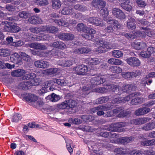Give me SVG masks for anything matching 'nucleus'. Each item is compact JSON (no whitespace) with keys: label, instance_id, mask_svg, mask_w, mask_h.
Here are the masks:
<instances>
[{"label":"nucleus","instance_id":"nucleus-1","mask_svg":"<svg viewBox=\"0 0 155 155\" xmlns=\"http://www.w3.org/2000/svg\"><path fill=\"white\" fill-rule=\"evenodd\" d=\"M136 88V86L133 84H124L122 87L118 85H109L107 86L106 88L100 87L96 88L93 89L92 92H95L101 94L107 92L108 90H112L115 94L120 95L123 92H128L134 90Z\"/></svg>","mask_w":155,"mask_h":155},{"label":"nucleus","instance_id":"nucleus-2","mask_svg":"<svg viewBox=\"0 0 155 155\" xmlns=\"http://www.w3.org/2000/svg\"><path fill=\"white\" fill-rule=\"evenodd\" d=\"M116 75L115 74L110 75L109 74H106L104 75V77H97L91 78V85L89 86L87 85L84 86L81 90L80 98L81 97H85L86 95L91 92L90 90L94 87L95 86L99 85L105 82L107 78L109 77H110L113 76H115Z\"/></svg>","mask_w":155,"mask_h":155},{"label":"nucleus","instance_id":"nucleus-3","mask_svg":"<svg viewBox=\"0 0 155 155\" xmlns=\"http://www.w3.org/2000/svg\"><path fill=\"white\" fill-rule=\"evenodd\" d=\"M77 30L80 32H84L85 34H82V36L86 39L91 40L93 38V35L95 34L96 31L94 29L88 28L82 23H79L77 26Z\"/></svg>","mask_w":155,"mask_h":155},{"label":"nucleus","instance_id":"nucleus-4","mask_svg":"<svg viewBox=\"0 0 155 155\" xmlns=\"http://www.w3.org/2000/svg\"><path fill=\"white\" fill-rule=\"evenodd\" d=\"M30 30L32 32L41 35L44 32L54 33L58 31V29L56 27L53 26H46L40 27L30 28Z\"/></svg>","mask_w":155,"mask_h":155},{"label":"nucleus","instance_id":"nucleus-5","mask_svg":"<svg viewBox=\"0 0 155 155\" xmlns=\"http://www.w3.org/2000/svg\"><path fill=\"white\" fill-rule=\"evenodd\" d=\"M97 43L100 46L96 48V51L100 53L106 52L108 49H114L117 46L115 43H109L103 40L98 41Z\"/></svg>","mask_w":155,"mask_h":155},{"label":"nucleus","instance_id":"nucleus-6","mask_svg":"<svg viewBox=\"0 0 155 155\" xmlns=\"http://www.w3.org/2000/svg\"><path fill=\"white\" fill-rule=\"evenodd\" d=\"M100 12L101 15L104 18V20L106 21L108 23L111 24L112 26L117 28H119L120 27V25L117 21L114 20H109L106 18L109 14V12L107 8H105L101 9L100 10Z\"/></svg>","mask_w":155,"mask_h":155},{"label":"nucleus","instance_id":"nucleus-7","mask_svg":"<svg viewBox=\"0 0 155 155\" xmlns=\"http://www.w3.org/2000/svg\"><path fill=\"white\" fill-rule=\"evenodd\" d=\"M140 95V93H133L130 94L129 95L123 98H115L113 100H112V102L114 104L124 103L129 101L133 97L135 96H138Z\"/></svg>","mask_w":155,"mask_h":155},{"label":"nucleus","instance_id":"nucleus-8","mask_svg":"<svg viewBox=\"0 0 155 155\" xmlns=\"http://www.w3.org/2000/svg\"><path fill=\"white\" fill-rule=\"evenodd\" d=\"M134 140V138L133 137H122L120 138L115 137L111 139L110 141L111 143H121L124 145L130 143Z\"/></svg>","mask_w":155,"mask_h":155},{"label":"nucleus","instance_id":"nucleus-9","mask_svg":"<svg viewBox=\"0 0 155 155\" xmlns=\"http://www.w3.org/2000/svg\"><path fill=\"white\" fill-rule=\"evenodd\" d=\"M44 57L51 58L54 57L55 58L60 57L62 56L64 53L63 52L58 50L53 49L51 51H46L42 53Z\"/></svg>","mask_w":155,"mask_h":155},{"label":"nucleus","instance_id":"nucleus-10","mask_svg":"<svg viewBox=\"0 0 155 155\" xmlns=\"http://www.w3.org/2000/svg\"><path fill=\"white\" fill-rule=\"evenodd\" d=\"M18 96L24 101H27L32 105L34 101L37 100V97L35 95L31 94L24 93Z\"/></svg>","mask_w":155,"mask_h":155},{"label":"nucleus","instance_id":"nucleus-11","mask_svg":"<svg viewBox=\"0 0 155 155\" xmlns=\"http://www.w3.org/2000/svg\"><path fill=\"white\" fill-rule=\"evenodd\" d=\"M125 124L123 122H119L112 124L109 128V130L111 131L121 132L125 131L123 128L125 126Z\"/></svg>","mask_w":155,"mask_h":155},{"label":"nucleus","instance_id":"nucleus-12","mask_svg":"<svg viewBox=\"0 0 155 155\" xmlns=\"http://www.w3.org/2000/svg\"><path fill=\"white\" fill-rule=\"evenodd\" d=\"M73 71L77 74L84 75L87 74L88 71V69L86 66L81 64L74 67L73 69Z\"/></svg>","mask_w":155,"mask_h":155},{"label":"nucleus","instance_id":"nucleus-13","mask_svg":"<svg viewBox=\"0 0 155 155\" xmlns=\"http://www.w3.org/2000/svg\"><path fill=\"white\" fill-rule=\"evenodd\" d=\"M143 29V31H139L138 36L141 37H145L146 35L150 37L154 36L155 35V30L150 29L146 28H142Z\"/></svg>","mask_w":155,"mask_h":155},{"label":"nucleus","instance_id":"nucleus-14","mask_svg":"<svg viewBox=\"0 0 155 155\" xmlns=\"http://www.w3.org/2000/svg\"><path fill=\"white\" fill-rule=\"evenodd\" d=\"M53 79L52 80L48 81L44 83L41 89L38 91V94L41 95L47 92L48 91V88L50 87L53 85Z\"/></svg>","mask_w":155,"mask_h":155},{"label":"nucleus","instance_id":"nucleus-15","mask_svg":"<svg viewBox=\"0 0 155 155\" xmlns=\"http://www.w3.org/2000/svg\"><path fill=\"white\" fill-rule=\"evenodd\" d=\"M126 61L132 67H138L140 65L141 62L135 57H131L126 59Z\"/></svg>","mask_w":155,"mask_h":155},{"label":"nucleus","instance_id":"nucleus-16","mask_svg":"<svg viewBox=\"0 0 155 155\" xmlns=\"http://www.w3.org/2000/svg\"><path fill=\"white\" fill-rule=\"evenodd\" d=\"M70 79L67 80L64 78H54L53 81L54 83H56L59 85L61 86L68 85L69 87H71L72 86V84H70L71 82L70 81Z\"/></svg>","mask_w":155,"mask_h":155},{"label":"nucleus","instance_id":"nucleus-17","mask_svg":"<svg viewBox=\"0 0 155 155\" xmlns=\"http://www.w3.org/2000/svg\"><path fill=\"white\" fill-rule=\"evenodd\" d=\"M88 21L94 25L101 27L104 26L102 20L99 18L91 17L88 18Z\"/></svg>","mask_w":155,"mask_h":155},{"label":"nucleus","instance_id":"nucleus-18","mask_svg":"<svg viewBox=\"0 0 155 155\" xmlns=\"http://www.w3.org/2000/svg\"><path fill=\"white\" fill-rule=\"evenodd\" d=\"M58 38L64 41L72 40L74 38V35L67 33H60L58 35Z\"/></svg>","mask_w":155,"mask_h":155},{"label":"nucleus","instance_id":"nucleus-19","mask_svg":"<svg viewBox=\"0 0 155 155\" xmlns=\"http://www.w3.org/2000/svg\"><path fill=\"white\" fill-rule=\"evenodd\" d=\"M112 14L114 16L120 19H124L126 18L124 13L119 8H114L112 11Z\"/></svg>","mask_w":155,"mask_h":155},{"label":"nucleus","instance_id":"nucleus-20","mask_svg":"<svg viewBox=\"0 0 155 155\" xmlns=\"http://www.w3.org/2000/svg\"><path fill=\"white\" fill-rule=\"evenodd\" d=\"M91 5L95 8H102L106 6V2L103 0H93L91 2Z\"/></svg>","mask_w":155,"mask_h":155},{"label":"nucleus","instance_id":"nucleus-21","mask_svg":"<svg viewBox=\"0 0 155 155\" xmlns=\"http://www.w3.org/2000/svg\"><path fill=\"white\" fill-rule=\"evenodd\" d=\"M131 46L135 49L138 50L144 49L147 48V45L145 43L137 40L132 43Z\"/></svg>","mask_w":155,"mask_h":155},{"label":"nucleus","instance_id":"nucleus-22","mask_svg":"<svg viewBox=\"0 0 155 155\" xmlns=\"http://www.w3.org/2000/svg\"><path fill=\"white\" fill-rule=\"evenodd\" d=\"M150 120L151 119L148 117H141L133 120L131 121L130 123L131 124L135 125H141L146 123Z\"/></svg>","mask_w":155,"mask_h":155},{"label":"nucleus","instance_id":"nucleus-23","mask_svg":"<svg viewBox=\"0 0 155 155\" xmlns=\"http://www.w3.org/2000/svg\"><path fill=\"white\" fill-rule=\"evenodd\" d=\"M120 3V6L125 10L130 11L132 9V6L129 4L130 0H118Z\"/></svg>","mask_w":155,"mask_h":155},{"label":"nucleus","instance_id":"nucleus-24","mask_svg":"<svg viewBox=\"0 0 155 155\" xmlns=\"http://www.w3.org/2000/svg\"><path fill=\"white\" fill-rule=\"evenodd\" d=\"M10 60L15 64H19L21 63L22 59L18 53L15 52L11 55L10 57Z\"/></svg>","mask_w":155,"mask_h":155},{"label":"nucleus","instance_id":"nucleus-25","mask_svg":"<svg viewBox=\"0 0 155 155\" xmlns=\"http://www.w3.org/2000/svg\"><path fill=\"white\" fill-rule=\"evenodd\" d=\"M34 64L35 67L39 68H45L49 66V63L47 61L38 60L35 61Z\"/></svg>","mask_w":155,"mask_h":155},{"label":"nucleus","instance_id":"nucleus-26","mask_svg":"<svg viewBox=\"0 0 155 155\" xmlns=\"http://www.w3.org/2000/svg\"><path fill=\"white\" fill-rule=\"evenodd\" d=\"M150 111L149 108L143 107L136 110L134 112V114L137 116H142L148 113Z\"/></svg>","mask_w":155,"mask_h":155},{"label":"nucleus","instance_id":"nucleus-27","mask_svg":"<svg viewBox=\"0 0 155 155\" xmlns=\"http://www.w3.org/2000/svg\"><path fill=\"white\" fill-rule=\"evenodd\" d=\"M91 51V49L89 48L82 47L79 48L75 49L73 52L75 54H79L89 53Z\"/></svg>","mask_w":155,"mask_h":155},{"label":"nucleus","instance_id":"nucleus-28","mask_svg":"<svg viewBox=\"0 0 155 155\" xmlns=\"http://www.w3.org/2000/svg\"><path fill=\"white\" fill-rule=\"evenodd\" d=\"M73 62V61L71 60L61 59L57 61V64L63 67H69L72 65Z\"/></svg>","mask_w":155,"mask_h":155},{"label":"nucleus","instance_id":"nucleus-29","mask_svg":"<svg viewBox=\"0 0 155 155\" xmlns=\"http://www.w3.org/2000/svg\"><path fill=\"white\" fill-rule=\"evenodd\" d=\"M29 22L33 24H41L43 22L41 19L38 16H32L28 19Z\"/></svg>","mask_w":155,"mask_h":155},{"label":"nucleus","instance_id":"nucleus-30","mask_svg":"<svg viewBox=\"0 0 155 155\" xmlns=\"http://www.w3.org/2000/svg\"><path fill=\"white\" fill-rule=\"evenodd\" d=\"M100 59L98 58H89L86 59L85 61L88 64L91 65H96L100 63Z\"/></svg>","mask_w":155,"mask_h":155},{"label":"nucleus","instance_id":"nucleus-31","mask_svg":"<svg viewBox=\"0 0 155 155\" xmlns=\"http://www.w3.org/2000/svg\"><path fill=\"white\" fill-rule=\"evenodd\" d=\"M100 134L103 137L110 138V139L109 140V141L110 142V143L111 142L110 141V140L115 138L117 136L116 134L115 133L113 134L110 132L102 131L100 133Z\"/></svg>","mask_w":155,"mask_h":155},{"label":"nucleus","instance_id":"nucleus-32","mask_svg":"<svg viewBox=\"0 0 155 155\" xmlns=\"http://www.w3.org/2000/svg\"><path fill=\"white\" fill-rule=\"evenodd\" d=\"M2 25H5L3 28V30L5 31L12 32L11 22L5 21H2Z\"/></svg>","mask_w":155,"mask_h":155},{"label":"nucleus","instance_id":"nucleus-33","mask_svg":"<svg viewBox=\"0 0 155 155\" xmlns=\"http://www.w3.org/2000/svg\"><path fill=\"white\" fill-rule=\"evenodd\" d=\"M109 110V108L103 105H101L98 107L91 108L90 110V112L91 113H93L100 110H103L104 111H107Z\"/></svg>","mask_w":155,"mask_h":155},{"label":"nucleus","instance_id":"nucleus-34","mask_svg":"<svg viewBox=\"0 0 155 155\" xmlns=\"http://www.w3.org/2000/svg\"><path fill=\"white\" fill-rule=\"evenodd\" d=\"M74 9L71 7H64L61 11V13L65 15H70L71 16Z\"/></svg>","mask_w":155,"mask_h":155},{"label":"nucleus","instance_id":"nucleus-35","mask_svg":"<svg viewBox=\"0 0 155 155\" xmlns=\"http://www.w3.org/2000/svg\"><path fill=\"white\" fill-rule=\"evenodd\" d=\"M155 128V122H151L145 124L142 127V129L145 131H149Z\"/></svg>","mask_w":155,"mask_h":155},{"label":"nucleus","instance_id":"nucleus-36","mask_svg":"<svg viewBox=\"0 0 155 155\" xmlns=\"http://www.w3.org/2000/svg\"><path fill=\"white\" fill-rule=\"evenodd\" d=\"M25 73V70L18 69L13 71L11 73V75L13 77H19L23 75Z\"/></svg>","mask_w":155,"mask_h":155},{"label":"nucleus","instance_id":"nucleus-37","mask_svg":"<svg viewBox=\"0 0 155 155\" xmlns=\"http://www.w3.org/2000/svg\"><path fill=\"white\" fill-rule=\"evenodd\" d=\"M31 46L32 48L35 49L45 50L47 49V47L45 45L38 43H32Z\"/></svg>","mask_w":155,"mask_h":155},{"label":"nucleus","instance_id":"nucleus-38","mask_svg":"<svg viewBox=\"0 0 155 155\" xmlns=\"http://www.w3.org/2000/svg\"><path fill=\"white\" fill-rule=\"evenodd\" d=\"M30 83L28 81H24L20 83L18 85L19 89L27 90L29 89L30 86Z\"/></svg>","mask_w":155,"mask_h":155},{"label":"nucleus","instance_id":"nucleus-39","mask_svg":"<svg viewBox=\"0 0 155 155\" xmlns=\"http://www.w3.org/2000/svg\"><path fill=\"white\" fill-rule=\"evenodd\" d=\"M109 100V98L108 96L101 97L97 99L94 103V104H101L107 102Z\"/></svg>","mask_w":155,"mask_h":155},{"label":"nucleus","instance_id":"nucleus-40","mask_svg":"<svg viewBox=\"0 0 155 155\" xmlns=\"http://www.w3.org/2000/svg\"><path fill=\"white\" fill-rule=\"evenodd\" d=\"M43 104L44 103L42 100L37 97V100L34 101L31 105L38 109H39L40 107L43 105Z\"/></svg>","mask_w":155,"mask_h":155},{"label":"nucleus","instance_id":"nucleus-41","mask_svg":"<svg viewBox=\"0 0 155 155\" xmlns=\"http://www.w3.org/2000/svg\"><path fill=\"white\" fill-rule=\"evenodd\" d=\"M61 2L59 0H52V6L54 9H58L61 7Z\"/></svg>","mask_w":155,"mask_h":155},{"label":"nucleus","instance_id":"nucleus-42","mask_svg":"<svg viewBox=\"0 0 155 155\" xmlns=\"http://www.w3.org/2000/svg\"><path fill=\"white\" fill-rule=\"evenodd\" d=\"M142 145L146 146H150L155 145V139H153L143 141L141 142Z\"/></svg>","mask_w":155,"mask_h":155},{"label":"nucleus","instance_id":"nucleus-43","mask_svg":"<svg viewBox=\"0 0 155 155\" xmlns=\"http://www.w3.org/2000/svg\"><path fill=\"white\" fill-rule=\"evenodd\" d=\"M110 71L114 73L119 74L122 71L121 68L117 66H112L109 68Z\"/></svg>","mask_w":155,"mask_h":155},{"label":"nucleus","instance_id":"nucleus-44","mask_svg":"<svg viewBox=\"0 0 155 155\" xmlns=\"http://www.w3.org/2000/svg\"><path fill=\"white\" fill-rule=\"evenodd\" d=\"M67 101L69 109L72 110L77 106V101L74 100L70 99Z\"/></svg>","mask_w":155,"mask_h":155},{"label":"nucleus","instance_id":"nucleus-45","mask_svg":"<svg viewBox=\"0 0 155 155\" xmlns=\"http://www.w3.org/2000/svg\"><path fill=\"white\" fill-rule=\"evenodd\" d=\"M54 21L55 23H57L59 25L61 26L68 27L69 26V23L63 20V19H60L59 20H55Z\"/></svg>","mask_w":155,"mask_h":155},{"label":"nucleus","instance_id":"nucleus-46","mask_svg":"<svg viewBox=\"0 0 155 155\" xmlns=\"http://www.w3.org/2000/svg\"><path fill=\"white\" fill-rule=\"evenodd\" d=\"M22 117L21 114L18 113H15L13 114L11 121L12 122H17L21 119Z\"/></svg>","mask_w":155,"mask_h":155},{"label":"nucleus","instance_id":"nucleus-47","mask_svg":"<svg viewBox=\"0 0 155 155\" xmlns=\"http://www.w3.org/2000/svg\"><path fill=\"white\" fill-rule=\"evenodd\" d=\"M123 110L120 112L118 115V117H125L128 116L131 113V112L129 109H127L124 110Z\"/></svg>","mask_w":155,"mask_h":155},{"label":"nucleus","instance_id":"nucleus-48","mask_svg":"<svg viewBox=\"0 0 155 155\" xmlns=\"http://www.w3.org/2000/svg\"><path fill=\"white\" fill-rule=\"evenodd\" d=\"M112 54L113 57L119 58L123 56V53L119 50H114L112 51Z\"/></svg>","mask_w":155,"mask_h":155},{"label":"nucleus","instance_id":"nucleus-49","mask_svg":"<svg viewBox=\"0 0 155 155\" xmlns=\"http://www.w3.org/2000/svg\"><path fill=\"white\" fill-rule=\"evenodd\" d=\"M50 36L46 34L42 36H38L36 37V40L38 41L48 40L50 38Z\"/></svg>","mask_w":155,"mask_h":155},{"label":"nucleus","instance_id":"nucleus-50","mask_svg":"<svg viewBox=\"0 0 155 155\" xmlns=\"http://www.w3.org/2000/svg\"><path fill=\"white\" fill-rule=\"evenodd\" d=\"M135 2L137 5L140 8H144L147 5L146 2L143 0H136Z\"/></svg>","mask_w":155,"mask_h":155},{"label":"nucleus","instance_id":"nucleus-51","mask_svg":"<svg viewBox=\"0 0 155 155\" xmlns=\"http://www.w3.org/2000/svg\"><path fill=\"white\" fill-rule=\"evenodd\" d=\"M10 53L11 50L9 49H0V55L1 56H7L10 55Z\"/></svg>","mask_w":155,"mask_h":155},{"label":"nucleus","instance_id":"nucleus-52","mask_svg":"<svg viewBox=\"0 0 155 155\" xmlns=\"http://www.w3.org/2000/svg\"><path fill=\"white\" fill-rule=\"evenodd\" d=\"M68 122L71 124L78 125L81 123V121L77 118H72L69 119Z\"/></svg>","mask_w":155,"mask_h":155},{"label":"nucleus","instance_id":"nucleus-53","mask_svg":"<svg viewBox=\"0 0 155 155\" xmlns=\"http://www.w3.org/2000/svg\"><path fill=\"white\" fill-rule=\"evenodd\" d=\"M33 1L37 4L40 5H46L49 3L47 0H33Z\"/></svg>","mask_w":155,"mask_h":155},{"label":"nucleus","instance_id":"nucleus-54","mask_svg":"<svg viewBox=\"0 0 155 155\" xmlns=\"http://www.w3.org/2000/svg\"><path fill=\"white\" fill-rule=\"evenodd\" d=\"M0 9L2 10H5L6 9L9 11H12L15 10V6L11 5H6L5 8L0 6Z\"/></svg>","mask_w":155,"mask_h":155},{"label":"nucleus","instance_id":"nucleus-55","mask_svg":"<svg viewBox=\"0 0 155 155\" xmlns=\"http://www.w3.org/2000/svg\"><path fill=\"white\" fill-rule=\"evenodd\" d=\"M139 32V31H138L136 33V34H134V35L130 33H126L124 35L127 38L129 39H134L136 37H139L138 35Z\"/></svg>","mask_w":155,"mask_h":155},{"label":"nucleus","instance_id":"nucleus-56","mask_svg":"<svg viewBox=\"0 0 155 155\" xmlns=\"http://www.w3.org/2000/svg\"><path fill=\"white\" fill-rule=\"evenodd\" d=\"M74 8L75 9L81 12H84L87 9V8L86 7L79 4H77L74 5Z\"/></svg>","mask_w":155,"mask_h":155},{"label":"nucleus","instance_id":"nucleus-57","mask_svg":"<svg viewBox=\"0 0 155 155\" xmlns=\"http://www.w3.org/2000/svg\"><path fill=\"white\" fill-rule=\"evenodd\" d=\"M12 32H17L20 31V28L16 24L12 22Z\"/></svg>","mask_w":155,"mask_h":155},{"label":"nucleus","instance_id":"nucleus-58","mask_svg":"<svg viewBox=\"0 0 155 155\" xmlns=\"http://www.w3.org/2000/svg\"><path fill=\"white\" fill-rule=\"evenodd\" d=\"M50 101L51 102H56L58 101L60 99L59 97L54 94H52L50 96L48 97Z\"/></svg>","mask_w":155,"mask_h":155},{"label":"nucleus","instance_id":"nucleus-59","mask_svg":"<svg viewBox=\"0 0 155 155\" xmlns=\"http://www.w3.org/2000/svg\"><path fill=\"white\" fill-rule=\"evenodd\" d=\"M80 129L84 131L88 132H92L93 129L90 126H80Z\"/></svg>","mask_w":155,"mask_h":155},{"label":"nucleus","instance_id":"nucleus-60","mask_svg":"<svg viewBox=\"0 0 155 155\" xmlns=\"http://www.w3.org/2000/svg\"><path fill=\"white\" fill-rule=\"evenodd\" d=\"M58 108L61 109H69L67 101H65L58 105Z\"/></svg>","mask_w":155,"mask_h":155},{"label":"nucleus","instance_id":"nucleus-61","mask_svg":"<svg viewBox=\"0 0 155 155\" xmlns=\"http://www.w3.org/2000/svg\"><path fill=\"white\" fill-rule=\"evenodd\" d=\"M18 15L21 18L26 19L29 16V13L26 11H22L19 13Z\"/></svg>","mask_w":155,"mask_h":155},{"label":"nucleus","instance_id":"nucleus-62","mask_svg":"<svg viewBox=\"0 0 155 155\" xmlns=\"http://www.w3.org/2000/svg\"><path fill=\"white\" fill-rule=\"evenodd\" d=\"M67 148L70 153H71L73 152V150L71 147V146L72 144V141L70 140H68L66 142Z\"/></svg>","mask_w":155,"mask_h":155},{"label":"nucleus","instance_id":"nucleus-63","mask_svg":"<svg viewBox=\"0 0 155 155\" xmlns=\"http://www.w3.org/2000/svg\"><path fill=\"white\" fill-rule=\"evenodd\" d=\"M18 54L21 57L22 59L23 58L26 61H28L29 58V56L25 52L20 51Z\"/></svg>","mask_w":155,"mask_h":155},{"label":"nucleus","instance_id":"nucleus-64","mask_svg":"<svg viewBox=\"0 0 155 155\" xmlns=\"http://www.w3.org/2000/svg\"><path fill=\"white\" fill-rule=\"evenodd\" d=\"M71 16L75 18H80L82 17V15L79 12H76L74 10L72 13L71 14Z\"/></svg>","mask_w":155,"mask_h":155}]
</instances>
